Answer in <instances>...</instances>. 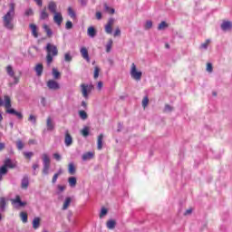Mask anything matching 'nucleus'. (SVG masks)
I'll use <instances>...</instances> for the list:
<instances>
[{
	"label": "nucleus",
	"instance_id": "36",
	"mask_svg": "<svg viewBox=\"0 0 232 232\" xmlns=\"http://www.w3.org/2000/svg\"><path fill=\"white\" fill-rule=\"evenodd\" d=\"M73 57L72 56V54L70 53H66L64 54V61L65 63H72Z\"/></svg>",
	"mask_w": 232,
	"mask_h": 232
},
{
	"label": "nucleus",
	"instance_id": "55",
	"mask_svg": "<svg viewBox=\"0 0 232 232\" xmlns=\"http://www.w3.org/2000/svg\"><path fill=\"white\" fill-rule=\"evenodd\" d=\"M68 14L70 17H75V12H73V9H72V7L68 8Z\"/></svg>",
	"mask_w": 232,
	"mask_h": 232
},
{
	"label": "nucleus",
	"instance_id": "63",
	"mask_svg": "<svg viewBox=\"0 0 232 232\" xmlns=\"http://www.w3.org/2000/svg\"><path fill=\"white\" fill-rule=\"evenodd\" d=\"M38 168H39V163H34V164H33V169H34V171H35V169H38Z\"/></svg>",
	"mask_w": 232,
	"mask_h": 232
},
{
	"label": "nucleus",
	"instance_id": "19",
	"mask_svg": "<svg viewBox=\"0 0 232 232\" xmlns=\"http://www.w3.org/2000/svg\"><path fill=\"white\" fill-rule=\"evenodd\" d=\"M31 31H32V34H33V36L37 39V37H39V34L37 33V25H35V24H31L29 25Z\"/></svg>",
	"mask_w": 232,
	"mask_h": 232
},
{
	"label": "nucleus",
	"instance_id": "23",
	"mask_svg": "<svg viewBox=\"0 0 232 232\" xmlns=\"http://www.w3.org/2000/svg\"><path fill=\"white\" fill-rule=\"evenodd\" d=\"M40 226H41V218H34L33 219V228L39 229Z\"/></svg>",
	"mask_w": 232,
	"mask_h": 232
},
{
	"label": "nucleus",
	"instance_id": "34",
	"mask_svg": "<svg viewBox=\"0 0 232 232\" xmlns=\"http://www.w3.org/2000/svg\"><path fill=\"white\" fill-rule=\"evenodd\" d=\"M20 217L24 224H26V222H28V214H26V212H21Z\"/></svg>",
	"mask_w": 232,
	"mask_h": 232
},
{
	"label": "nucleus",
	"instance_id": "9",
	"mask_svg": "<svg viewBox=\"0 0 232 232\" xmlns=\"http://www.w3.org/2000/svg\"><path fill=\"white\" fill-rule=\"evenodd\" d=\"M64 144L67 148H70V146L73 144V138H72L68 130L65 132Z\"/></svg>",
	"mask_w": 232,
	"mask_h": 232
},
{
	"label": "nucleus",
	"instance_id": "45",
	"mask_svg": "<svg viewBox=\"0 0 232 232\" xmlns=\"http://www.w3.org/2000/svg\"><path fill=\"white\" fill-rule=\"evenodd\" d=\"M57 195L63 193V191H64L66 189V187L65 186H63V185H58L57 186Z\"/></svg>",
	"mask_w": 232,
	"mask_h": 232
},
{
	"label": "nucleus",
	"instance_id": "61",
	"mask_svg": "<svg viewBox=\"0 0 232 232\" xmlns=\"http://www.w3.org/2000/svg\"><path fill=\"white\" fill-rule=\"evenodd\" d=\"M41 104H42L43 106H46V98H44V97H42V98H41Z\"/></svg>",
	"mask_w": 232,
	"mask_h": 232
},
{
	"label": "nucleus",
	"instance_id": "51",
	"mask_svg": "<svg viewBox=\"0 0 232 232\" xmlns=\"http://www.w3.org/2000/svg\"><path fill=\"white\" fill-rule=\"evenodd\" d=\"M53 159H54L55 160H57L58 162L61 161V160L63 159V158L61 157V154H59V153H54V154L53 155Z\"/></svg>",
	"mask_w": 232,
	"mask_h": 232
},
{
	"label": "nucleus",
	"instance_id": "41",
	"mask_svg": "<svg viewBox=\"0 0 232 232\" xmlns=\"http://www.w3.org/2000/svg\"><path fill=\"white\" fill-rule=\"evenodd\" d=\"M53 77L54 79H59V77H61V72L55 68L53 69Z\"/></svg>",
	"mask_w": 232,
	"mask_h": 232
},
{
	"label": "nucleus",
	"instance_id": "24",
	"mask_svg": "<svg viewBox=\"0 0 232 232\" xmlns=\"http://www.w3.org/2000/svg\"><path fill=\"white\" fill-rule=\"evenodd\" d=\"M43 28H44L47 37H52V35H53V32L50 28V26H48V24H44Z\"/></svg>",
	"mask_w": 232,
	"mask_h": 232
},
{
	"label": "nucleus",
	"instance_id": "37",
	"mask_svg": "<svg viewBox=\"0 0 232 232\" xmlns=\"http://www.w3.org/2000/svg\"><path fill=\"white\" fill-rule=\"evenodd\" d=\"M5 208H6V200L5 198H0V208L2 211H5Z\"/></svg>",
	"mask_w": 232,
	"mask_h": 232
},
{
	"label": "nucleus",
	"instance_id": "28",
	"mask_svg": "<svg viewBox=\"0 0 232 232\" xmlns=\"http://www.w3.org/2000/svg\"><path fill=\"white\" fill-rule=\"evenodd\" d=\"M210 43H211V39H207L205 43L200 44L199 50H208V46H209Z\"/></svg>",
	"mask_w": 232,
	"mask_h": 232
},
{
	"label": "nucleus",
	"instance_id": "56",
	"mask_svg": "<svg viewBox=\"0 0 232 232\" xmlns=\"http://www.w3.org/2000/svg\"><path fill=\"white\" fill-rule=\"evenodd\" d=\"M164 110L167 112L173 111V107H171V105H169V104H166Z\"/></svg>",
	"mask_w": 232,
	"mask_h": 232
},
{
	"label": "nucleus",
	"instance_id": "54",
	"mask_svg": "<svg viewBox=\"0 0 232 232\" xmlns=\"http://www.w3.org/2000/svg\"><path fill=\"white\" fill-rule=\"evenodd\" d=\"M25 159H32L34 157V152H24Z\"/></svg>",
	"mask_w": 232,
	"mask_h": 232
},
{
	"label": "nucleus",
	"instance_id": "48",
	"mask_svg": "<svg viewBox=\"0 0 232 232\" xmlns=\"http://www.w3.org/2000/svg\"><path fill=\"white\" fill-rule=\"evenodd\" d=\"M24 15H26L27 17H29L30 15H34V10L32 8L26 9L24 12Z\"/></svg>",
	"mask_w": 232,
	"mask_h": 232
},
{
	"label": "nucleus",
	"instance_id": "60",
	"mask_svg": "<svg viewBox=\"0 0 232 232\" xmlns=\"http://www.w3.org/2000/svg\"><path fill=\"white\" fill-rule=\"evenodd\" d=\"M114 23H115V19L110 18L107 24H110V26H113Z\"/></svg>",
	"mask_w": 232,
	"mask_h": 232
},
{
	"label": "nucleus",
	"instance_id": "12",
	"mask_svg": "<svg viewBox=\"0 0 232 232\" xmlns=\"http://www.w3.org/2000/svg\"><path fill=\"white\" fill-rule=\"evenodd\" d=\"M46 128L47 131H53L55 130V123H53V121H52V118H47L46 121Z\"/></svg>",
	"mask_w": 232,
	"mask_h": 232
},
{
	"label": "nucleus",
	"instance_id": "17",
	"mask_svg": "<svg viewBox=\"0 0 232 232\" xmlns=\"http://www.w3.org/2000/svg\"><path fill=\"white\" fill-rule=\"evenodd\" d=\"M30 185V180L28 179V176H24L22 179L21 187L23 189H27Z\"/></svg>",
	"mask_w": 232,
	"mask_h": 232
},
{
	"label": "nucleus",
	"instance_id": "4",
	"mask_svg": "<svg viewBox=\"0 0 232 232\" xmlns=\"http://www.w3.org/2000/svg\"><path fill=\"white\" fill-rule=\"evenodd\" d=\"M93 90V85L88 84V83H82L81 84V92L83 98L88 101L90 99V94L92 93Z\"/></svg>",
	"mask_w": 232,
	"mask_h": 232
},
{
	"label": "nucleus",
	"instance_id": "39",
	"mask_svg": "<svg viewBox=\"0 0 232 232\" xmlns=\"http://www.w3.org/2000/svg\"><path fill=\"white\" fill-rule=\"evenodd\" d=\"M168 23L166 22H161L159 26H158V30H166V28H168Z\"/></svg>",
	"mask_w": 232,
	"mask_h": 232
},
{
	"label": "nucleus",
	"instance_id": "35",
	"mask_svg": "<svg viewBox=\"0 0 232 232\" xmlns=\"http://www.w3.org/2000/svg\"><path fill=\"white\" fill-rule=\"evenodd\" d=\"M79 117L82 119V121H86V119H88V113H86L84 111H79Z\"/></svg>",
	"mask_w": 232,
	"mask_h": 232
},
{
	"label": "nucleus",
	"instance_id": "44",
	"mask_svg": "<svg viewBox=\"0 0 232 232\" xmlns=\"http://www.w3.org/2000/svg\"><path fill=\"white\" fill-rule=\"evenodd\" d=\"M16 148L17 150H21L23 148H24V143L21 140L16 141Z\"/></svg>",
	"mask_w": 232,
	"mask_h": 232
},
{
	"label": "nucleus",
	"instance_id": "38",
	"mask_svg": "<svg viewBox=\"0 0 232 232\" xmlns=\"http://www.w3.org/2000/svg\"><path fill=\"white\" fill-rule=\"evenodd\" d=\"M148 104H150V99L148 98V96H145L141 102V106L142 108H146Z\"/></svg>",
	"mask_w": 232,
	"mask_h": 232
},
{
	"label": "nucleus",
	"instance_id": "47",
	"mask_svg": "<svg viewBox=\"0 0 232 232\" xmlns=\"http://www.w3.org/2000/svg\"><path fill=\"white\" fill-rule=\"evenodd\" d=\"M100 72H101V69L98 66L94 67V75H93L94 79H99Z\"/></svg>",
	"mask_w": 232,
	"mask_h": 232
},
{
	"label": "nucleus",
	"instance_id": "40",
	"mask_svg": "<svg viewBox=\"0 0 232 232\" xmlns=\"http://www.w3.org/2000/svg\"><path fill=\"white\" fill-rule=\"evenodd\" d=\"M43 175H50V165H44Z\"/></svg>",
	"mask_w": 232,
	"mask_h": 232
},
{
	"label": "nucleus",
	"instance_id": "18",
	"mask_svg": "<svg viewBox=\"0 0 232 232\" xmlns=\"http://www.w3.org/2000/svg\"><path fill=\"white\" fill-rule=\"evenodd\" d=\"M94 153L92 151L85 152L82 154V160H92V159L94 157Z\"/></svg>",
	"mask_w": 232,
	"mask_h": 232
},
{
	"label": "nucleus",
	"instance_id": "46",
	"mask_svg": "<svg viewBox=\"0 0 232 232\" xmlns=\"http://www.w3.org/2000/svg\"><path fill=\"white\" fill-rule=\"evenodd\" d=\"M73 28V23L72 21H67L65 24L66 30H72Z\"/></svg>",
	"mask_w": 232,
	"mask_h": 232
},
{
	"label": "nucleus",
	"instance_id": "59",
	"mask_svg": "<svg viewBox=\"0 0 232 232\" xmlns=\"http://www.w3.org/2000/svg\"><path fill=\"white\" fill-rule=\"evenodd\" d=\"M57 179H59V174H54L53 177V184H55V182H57Z\"/></svg>",
	"mask_w": 232,
	"mask_h": 232
},
{
	"label": "nucleus",
	"instance_id": "42",
	"mask_svg": "<svg viewBox=\"0 0 232 232\" xmlns=\"http://www.w3.org/2000/svg\"><path fill=\"white\" fill-rule=\"evenodd\" d=\"M108 215V209L106 208H102L100 212V218H103V217H106Z\"/></svg>",
	"mask_w": 232,
	"mask_h": 232
},
{
	"label": "nucleus",
	"instance_id": "25",
	"mask_svg": "<svg viewBox=\"0 0 232 232\" xmlns=\"http://www.w3.org/2000/svg\"><path fill=\"white\" fill-rule=\"evenodd\" d=\"M34 71L36 72V75L38 77H41V75H43V65L42 63H38L36 64Z\"/></svg>",
	"mask_w": 232,
	"mask_h": 232
},
{
	"label": "nucleus",
	"instance_id": "8",
	"mask_svg": "<svg viewBox=\"0 0 232 232\" xmlns=\"http://www.w3.org/2000/svg\"><path fill=\"white\" fill-rule=\"evenodd\" d=\"M46 86L49 90H53L54 92L57 90H61V84H59V82L54 80H49L46 82Z\"/></svg>",
	"mask_w": 232,
	"mask_h": 232
},
{
	"label": "nucleus",
	"instance_id": "50",
	"mask_svg": "<svg viewBox=\"0 0 232 232\" xmlns=\"http://www.w3.org/2000/svg\"><path fill=\"white\" fill-rule=\"evenodd\" d=\"M105 32H106V34H112L113 30L111 28V25L106 24L105 25Z\"/></svg>",
	"mask_w": 232,
	"mask_h": 232
},
{
	"label": "nucleus",
	"instance_id": "31",
	"mask_svg": "<svg viewBox=\"0 0 232 232\" xmlns=\"http://www.w3.org/2000/svg\"><path fill=\"white\" fill-rule=\"evenodd\" d=\"M68 171L70 175H75V165L73 162L69 163Z\"/></svg>",
	"mask_w": 232,
	"mask_h": 232
},
{
	"label": "nucleus",
	"instance_id": "26",
	"mask_svg": "<svg viewBox=\"0 0 232 232\" xmlns=\"http://www.w3.org/2000/svg\"><path fill=\"white\" fill-rule=\"evenodd\" d=\"M104 139V134H100L98 136V140H97V148L98 150H102V140Z\"/></svg>",
	"mask_w": 232,
	"mask_h": 232
},
{
	"label": "nucleus",
	"instance_id": "53",
	"mask_svg": "<svg viewBox=\"0 0 232 232\" xmlns=\"http://www.w3.org/2000/svg\"><path fill=\"white\" fill-rule=\"evenodd\" d=\"M207 72H208V73H211V72H213V64L211 63H207Z\"/></svg>",
	"mask_w": 232,
	"mask_h": 232
},
{
	"label": "nucleus",
	"instance_id": "43",
	"mask_svg": "<svg viewBox=\"0 0 232 232\" xmlns=\"http://www.w3.org/2000/svg\"><path fill=\"white\" fill-rule=\"evenodd\" d=\"M104 11L109 12V14H115V9L110 8L107 4H104Z\"/></svg>",
	"mask_w": 232,
	"mask_h": 232
},
{
	"label": "nucleus",
	"instance_id": "11",
	"mask_svg": "<svg viewBox=\"0 0 232 232\" xmlns=\"http://www.w3.org/2000/svg\"><path fill=\"white\" fill-rule=\"evenodd\" d=\"M80 53H81L82 59L87 61V63H90V54H88V49H86V47H82L80 49Z\"/></svg>",
	"mask_w": 232,
	"mask_h": 232
},
{
	"label": "nucleus",
	"instance_id": "57",
	"mask_svg": "<svg viewBox=\"0 0 232 232\" xmlns=\"http://www.w3.org/2000/svg\"><path fill=\"white\" fill-rule=\"evenodd\" d=\"M96 19H98V21H101L102 19V13L96 12Z\"/></svg>",
	"mask_w": 232,
	"mask_h": 232
},
{
	"label": "nucleus",
	"instance_id": "3",
	"mask_svg": "<svg viewBox=\"0 0 232 232\" xmlns=\"http://www.w3.org/2000/svg\"><path fill=\"white\" fill-rule=\"evenodd\" d=\"M46 52V63L47 64H52L53 63V58L59 55V50L57 49V45L48 43L45 46Z\"/></svg>",
	"mask_w": 232,
	"mask_h": 232
},
{
	"label": "nucleus",
	"instance_id": "58",
	"mask_svg": "<svg viewBox=\"0 0 232 232\" xmlns=\"http://www.w3.org/2000/svg\"><path fill=\"white\" fill-rule=\"evenodd\" d=\"M113 35H114V37H118V35H121V29L119 27L116 28Z\"/></svg>",
	"mask_w": 232,
	"mask_h": 232
},
{
	"label": "nucleus",
	"instance_id": "16",
	"mask_svg": "<svg viewBox=\"0 0 232 232\" xmlns=\"http://www.w3.org/2000/svg\"><path fill=\"white\" fill-rule=\"evenodd\" d=\"M42 160H43V166H50V156H48V154L44 153L42 155Z\"/></svg>",
	"mask_w": 232,
	"mask_h": 232
},
{
	"label": "nucleus",
	"instance_id": "2",
	"mask_svg": "<svg viewBox=\"0 0 232 232\" xmlns=\"http://www.w3.org/2000/svg\"><path fill=\"white\" fill-rule=\"evenodd\" d=\"M0 106H5V108L6 109V113H9L10 115H15L17 119L22 121L23 113L16 111L15 109H12V100L10 99V96L5 95L4 101L0 98Z\"/></svg>",
	"mask_w": 232,
	"mask_h": 232
},
{
	"label": "nucleus",
	"instance_id": "6",
	"mask_svg": "<svg viewBox=\"0 0 232 232\" xmlns=\"http://www.w3.org/2000/svg\"><path fill=\"white\" fill-rule=\"evenodd\" d=\"M5 72L11 79H14V84H19V76L15 75V71L14 70V66L12 65H7L5 67Z\"/></svg>",
	"mask_w": 232,
	"mask_h": 232
},
{
	"label": "nucleus",
	"instance_id": "13",
	"mask_svg": "<svg viewBox=\"0 0 232 232\" xmlns=\"http://www.w3.org/2000/svg\"><path fill=\"white\" fill-rule=\"evenodd\" d=\"M47 8L51 14H57V4L55 2H49Z\"/></svg>",
	"mask_w": 232,
	"mask_h": 232
},
{
	"label": "nucleus",
	"instance_id": "30",
	"mask_svg": "<svg viewBox=\"0 0 232 232\" xmlns=\"http://www.w3.org/2000/svg\"><path fill=\"white\" fill-rule=\"evenodd\" d=\"M115 225H116V223H115V220H113V219H110L106 223L108 229H115Z\"/></svg>",
	"mask_w": 232,
	"mask_h": 232
},
{
	"label": "nucleus",
	"instance_id": "7",
	"mask_svg": "<svg viewBox=\"0 0 232 232\" xmlns=\"http://www.w3.org/2000/svg\"><path fill=\"white\" fill-rule=\"evenodd\" d=\"M14 208H15L16 209H19V208H24V206H26V202L25 201H22L21 200V197L16 196L14 199L11 200Z\"/></svg>",
	"mask_w": 232,
	"mask_h": 232
},
{
	"label": "nucleus",
	"instance_id": "32",
	"mask_svg": "<svg viewBox=\"0 0 232 232\" xmlns=\"http://www.w3.org/2000/svg\"><path fill=\"white\" fill-rule=\"evenodd\" d=\"M81 133L82 137H88V135H90V127H83V129L81 130Z\"/></svg>",
	"mask_w": 232,
	"mask_h": 232
},
{
	"label": "nucleus",
	"instance_id": "14",
	"mask_svg": "<svg viewBox=\"0 0 232 232\" xmlns=\"http://www.w3.org/2000/svg\"><path fill=\"white\" fill-rule=\"evenodd\" d=\"M232 28V23L229 22V21H224L222 24H221V29L224 31V32H227L229 30H231Z\"/></svg>",
	"mask_w": 232,
	"mask_h": 232
},
{
	"label": "nucleus",
	"instance_id": "22",
	"mask_svg": "<svg viewBox=\"0 0 232 232\" xmlns=\"http://www.w3.org/2000/svg\"><path fill=\"white\" fill-rule=\"evenodd\" d=\"M2 167H5V169H7V168H15V164H14V162H12V160L10 159H6L5 161H4V165Z\"/></svg>",
	"mask_w": 232,
	"mask_h": 232
},
{
	"label": "nucleus",
	"instance_id": "5",
	"mask_svg": "<svg viewBox=\"0 0 232 232\" xmlns=\"http://www.w3.org/2000/svg\"><path fill=\"white\" fill-rule=\"evenodd\" d=\"M130 73L131 79H133L134 81L139 82L140 81V79H142V72L138 71L137 65H135V63H131Z\"/></svg>",
	"mask_w": 232,
	"mask_h": 232
},
{
	"label": "nucleus",
	"instance_id": "49",
	"mask_svg": "<svg viewBox=\"0 0 232 232\" xmlns=\"http://www.w3.org/2000/svg\"><path fill=\"white\" fill-rule=\"evenodd\" d=\"M153 26V22L147 21L145 24V30H150Z\"/></svg>",
	"mask_w": 232,
	"mask_h": 232
},
{
	"label": "nucleus",
	"instance_id": "64",
	"mask_svg": "<svg viewBox=\"0 0 232 232\" xmlns=\"http://www.w3.org/2000/svg\"><path fill=\"white\" fill-rule=\"evenodd\" d=\"M98 90H102V82H99L97 84Z\"/></svg>",
	"mask_w": 232,
	"mask_h": 232
},
{
	"label": "nucleus",
	"instance_id": "27",
	"mask_svg": "<svg viewBox=\"0 0 232 232\" xmlns=\"http://www.w3.org/2000/svg\"><path fill=\"white\" fill-rule=\"evenodd\" d=\"M68 182H69V186L71 188H75V186H77V178L75 177H70L68 179Z\"/></svg>",
	"mask_w": 232,
	"mask_h": 232
},
{
	"label": "nucleus",
	"instance_id": "52",
	"mask_svg": "<svg viewBox=\"0 0 232 232\" xmlns=\"http://www.w3.org/2000/svg\"><path fill=\"white\" fill-rule=\"evenodd\" d=\"M28 121H30V122H32L33 124H35V122H36V118H35V116H34V115H30L29 116V118H28Z\"/></svg>",
	"mask_w": 232,
	"mask_h": 232
},
{
	"label": "nucleus",
	"instance_id": "33",
	"mask_svg": "<svg viewBox=\"0 0 232 232\" xmlns=\"http://www.w3.org/2000/svg\"><path fill=\"white\" fill-rule=\"evenodd\" d=\"M111 46H113V40L110 39L106 44L107 53H110V52H111Z\"/></svg>",
	"mask_w": 232,
	"mask_h": 232
},
{
	"label": "nucleus",
	"instance_id": "62",
	"mask_svg": "<svg viewBox=\"0 0 232 232\" xmlns=\"http://www.w3.org/2000/svg\"><path fill=\"white\" fill-rule=\"evenodd\" d=\"M191 213H193V209L188 208L185 211V216L191 215Z\"/></svg>",
	"mask_w": 232,
	"mask_h": 232
},
{
	"label": "nucleus",
	"instance_id": "15",
	"mask_svg": "<svg viewBox=\"0 0 232 232\" xmlns=\"http://www.w3.org/2000/svg\"><path fill=\"white\" fill-rule=\"evenodd\" d=\"M87 34L93 39V37H95V35H97V30H95V27L93 26H90L87 29Z\"/></svg>",
	"mask_w": 232,
	"mask_h": 232
},
{
	"label": "nucleus",
	"instance_id": "10",
	"mask_svg": "<svg viewBox=\"0 0 232 232\" xmlns=\"http://www.w3.org/2000/svg\"><path fill=\"white\" fill-rule=\"evenodd\" d=\"M53 22L58 25L61 26L63 24V14L61 13H54L53 15Z\"/></svg>",
	"mask_w": 232,
	"mask_h": 232
},
{
	"label": "nucleus",
	"instance_id": "21",
	"mask_svg": "<svg viewBox=\"0 0 232 232\" xmlns=\"http://www.w3.org/2000/svg\"><path fill=\"white\" fill-rule=\"evenodd\" d=\"M48 17H50V14H48V12H46L45 7L40 12V19L41 21H45V19H48Z\"/></svg>",
	"mask_w": 232,
	"mask_h": 232
},
{
	"label": "nucleus",
	"instance_id": "29",
	"mask_svg": "<svg viewBox=\"0 0 232 232\" xmlns=\"http://www.w3.org/2000/svg\"><path fill=\"white\" fill-rule=\"evenodd\" d=\"M8 173V169L6 167H1L0 168V182L3 180V177Z\"/></svg>",
	"mask_w": 232,
	"mask_h": 232
},
{
	"label": "nucleus",
	"instance_id": "20",
	"mask_svg": "<svg viewBox=\"0 0 232 232\" xmlns=\"http://www.w3.org/2000/svg\"><path fill=\"white\" fill-rule=\"evenodd\" d=\"M70 204H72V198L67 197V198H65V200L63 201V205L62 209H63V211H66V209H68V208H70Z\"/></svg>",
	"mask_w": 232,
	"mask_h": 232
},
{
	"label": "nucleus",
	"instance_id": "1",
	"mask_svg": "<svg viewBox=\"0 0 232 232\" xmlns=\"http://www.w3.org/2000/svg\"><path fill=\"white\" fill-rule=\"evenodd\" d=\"M14 19H15V5L10 4L8 12L3 16V24L6 30L14 28Z\"/></svg>",
	"mask_w": 232,
	"mask_h": 232
}]
</instances>
